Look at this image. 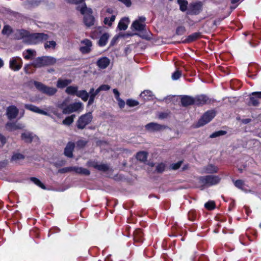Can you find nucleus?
Returning a JSON list of instances; mask_svg holds the SVG:
<instances>
[{
  "label": "nucleus",
  "mask_w": 261,
  "mask_h": 261,
  "mask_svg": "<svg viewBox=\"0 0 261 261\" xmlns=\"http://www.w3.org/2000/svg\"><path fill=\"white\" fill-rule=\"evenodd\" d=\"M67 100H64L58 107L62 110L63 113L69 114L73 112L81 111L83 109V104L81 102H74L67 106Z\"/></svg>",
  "instance_id": "obj_1"
},
{
  "label": "nucleus",
  "mask_w": 261,
  "mask_h": 261,
  "mask_svg": "<svg viewBox=\"0 0 261 261\" xmlns=\"http://www.w3.org/2000/svg\"><path fill=\"white\" fill-rule=\"evenodd\" d=\"M77 9L84 15V21L86 26L91 27L94 24V18L92 15L91 9L87 8L86 4L83 3L81 6H78Z\"/></svg>",
  "instance_id": "obj_2"
},
{
  "label": "nucleus",
  "mask_w": 261,
  "mask_h": 261,
  "mask_svg": "<svg viewBox=\"0 0 261 261\" xmlns=\"http://www.w3.org/2000/svg\"><path fill=\"white\" fill-rule=\"evenodd\" d=\"M220 177L217 175H206L199 178V183L201 189L204 187H210L218 184L220 181Z\"/></svg>",
  "instance_id": "obj_3"
},
{
  "label": "nucleus",
  "mask_w": 261,
  "mask_h": 261,
  "mask_svg": "<svg viewBox=\"0 0 261 261\" xmlns=\"http://www.w3.org/2000/svg\"><path fill=\"white\" fill-rule=\"evenodd\" d=\"M56 62V59L51 57H38L32 63L35 68H40L44 66L53 65Z\"/></svg>",
  "instance_id": "obj_4"
},
{
  "label": "nucleus",
  "mask_w": 261,
  "mask_h": 261,
  "mask_svg": "<svg viewBox=\"0 0 261 261\" xmlns=\"http://www.w3.org/2000/svg\"><path fill=\"white\" fill-rule=\"evenodd\" d=\"M48 36L44 33H34L29 35L24 39L29 44H37L40 42L46 41L48 39Z\"/></svg>",
  "instance_id": "obj_5"
},
{
  "label": "nucleus",
  "mask_w": 261,
  "mask_h": 261,
  "mask_svg": "<svg viewBox=\"0 0 261 261\" xmlns=\"http://www.w3.org/2000/svg\"><path fill=\"white\" fill-rule=\"evenodd\" d=\"M92 118V113L90 112L82 115L77 120V127L80 129H83L91 122Z\"/></svg>",
  "instance_id": "obj_6"
},
{
  "label": "nucleus",
  "mask_w": 261,
  "mask_h": 261,
  "mask_svg": "<svg viewBox=\"0 0 261 261\" xmlns=\"http://www.w3.org/2000/svg\"><path fill=\"white\" fill-rule=\"evenodd\" d=\"M34 84L37 89L47 95H53L57 92V89L56 88L46 86L40 82L35 81Z\"/></svg>",
  "instance_id": "obj_7"
},
{
  "label": "nucleus",
  "mask_w": 261,
  "mask_h": 261,
  "mask_svg": "<svg viewBox=\"0 0 261 261\" xmlns=\"http://www.w3.org/2000/svg\"><path fill=\"white\" fill-rule=\"evenodd\" d=\"M215 113L213 111H209L205 113L199 120L196 125L197 127L203 126L211 121L215 117Z\"/></svg>",
  "instance_id": "obj_8"
},
{
  "label": "nucleus",
  "mask_w": 261,
  "mask_h": 261,
  "mask_svg": "<svg viewBox=\"0 0 261 261\" xmlns=\"http://www.w3.org/2000/svg\"><path fill=\"white\" fill-rule=\"evenodd\" d=\"M22 61L20 58L15 57L9 61V67L13 71H18L22 67Z\"/></svg>",
  "instance_id": "obj_9"
},
{
  "label": "nucleus",
  "mask_w": 261,
  "mask_h": 261,
  "mask_svg": "<svg viewBox=\"0 0 261 261\" xmlns=\"http://www.w3.org/2000/svg\"><path fill=\"white\" fill-rule=\"evenodd\" d=\"M146 18L144 16H140L132 23V28L138 31H142L144 30L146 26L145 21Z\"/></svg>",
  "instance_id": "obj_10"
},
{
  "label": "nucleus",
  "mask_w": 261,
  "mask_h": 261,
  "mask_svg": "<svg viewBox=\"0 0 261 261\" xmlns=\"http://www.w3.org/2000/svg\"><path fill=\"white\" fill-rule=\"evenodd\" d=\"M91 41L87 39H84L81 42L80 50L82 54H88L91 50Z\"/></svg>",
  "instance_id": "obj_11"
},
{
  "label": "nucleus",
  "mask_w": 261,
  "mask_h": 261,
  "mask_svg": "<svg viewBox=\"0 0 261 261\" xmlns=\"http://www.w3.org/2000/svg\"><path fill=\"white\" fill-rule=\"evenodd\" d=\"M202 8L201 2L193 3L190 5L189 13L192 15H197L200 13Z\"/></svg>",
  "instance_id": "obj_12"
},
{
  "label": "nucleus",
  "mask_w": 261,
  "mask_h": 261,
  "mask_svg": "<svg viewBox=\"0 0 261 261\" xmlns=\"http://www.w3.org/2000/svg\"><path fill=\"white\" fill-rule=\"evenodd\" d=\"M18 113V109L15 106H11L7 109V116L9 119H14Z\"/></svg>",
  "instance_id": "obj_13"
},
{
  "label": "nucleus",
  "mask_w": 261,
  "mask_h": 261,
  "mask_svg": "<svg viewBox=\"0 0 261 261\" xmlns=\"http://www.w3.org/2000/svg\"><path fill=\"white\" fill-rule=\"evenodd\" d=\"M25 108L29 110L32 112H35V113H37L38 114H42L44 115L48 116H50V117H51L52 118H53V117L48 113H47V112H46L44 110L40 109L38 107H37L34 105H25Z\"/></svg>",
  "instance_id": "obj_14"
},
{
  "label": "nucleus",
  "mask_w": 261,
  "mask_h": 261,
  "mask_svg": "<svg viewBox=\"0 0 261 261\" xmlns=\"http://www.w3.org/2000/svg\"><path fill=\"white\" fill-rule=\"evenodd\" d=\"M110 63V60L106 57L100 58L96 62L97 66L101 69H106Z\"/></svg>",
  "instance_id": "obj_15"
},
{
  "label": "nucleus",
  "mask_w": 261,
  "mask_h": 261,
  "mask_svg": "<svg viewBox=\"0 0 261 261\" xmlns=\"http://www.w3.org/2000/svg\"><path fill=\"white\" fill-rule=\"evenodd\" d=\"M145 128L149 132H156L165 128V126L156 123L151 122L146 124Z\"/></svg>",
  "instance_id": "obj_16"
},
{
  "label": "nucleus",
  "mask_w": 261,
  "mask_h": 261,
  "mask_svg": "<svg viewBox=\"0 0 261 261\" xmlns=\"http://www.w3.org/2000/svg\"><path fill=\"white\" fill-rule=\"evenodd\" d=\"M87 165L89 166L93 167L100 171H107L109 169V166L105 164H98L95 161H89L88 162Z\"/></svg>",
  "instance_id": "obj_17"
},
{
  "label": "nucleus",
  "mask_w": 261,
  "mask_h": 261,
  "mask_svg": "<svg viewBox=\"0 0 261 261\" xmlns=\"http://www.w3.org/2000/svg\"><path fill=\"white\" fill-rule=\"evenodd\" d=\"M194 105L201 106L210 102L208 98L204 95H198L194 98Z\"/></svg>",
  "instance_id": "obj_18"
},
{
  "label": "nucleus",
  "mask_w": 261,
  "mask_h": 261,
  "mask_svg": "<svg viewBox=\"0 0 261 261\" xmlns=\"http://www.w3.org/2000/svg\"><path fill=\"white\" fill-rule=\"evenodd\" d=\"M24 127V125L20 123L8 122L6 124V128L10 131H13L16 129H21Z\"/></svg>",
  "instance_id": "obj_19"
},
{
  "label": "nucleus",
  "mask_w": 261,
  "mask_h": 261,
  "mask_svg": "<svg viewBox=\"0 0 261 261\" xmlns=\"http://www.w3.org/2000/svg\"><path fill=\"white\" fill-rule=\"evenodd\" d=\"M234 185L237 188L245 192L250 191L248 189V186L246 185L245 183L242 180L239 179L234 181Z\"/></svg>",
  "instance_id": "obj_20"
},
{
  "label": "nucleus",
  "mask_w": 261,
  "mask_h": 261,
  "mask_svg": "<svg viewBox=\"0 0 261 261\" xmlns=\"http://www.w3.org/2000/svg\"><path fill=\"white\" fill-rule=\"evenodd\" d=\"M181 102L184 106L194 104V97L190 96H184L181 99Z\"/></svg>",
  "instance_id": "obj_21"
},
{
  "label": "nucleus",
  "mask_w": 261,
  "mask_h": 261,
  "mask_svg": "<svg viewBox=\"0 0 261 261\" xmlns=\"http://www.w3.org/2000/svg\"><path fill=\"white\" fill-rule=\"evenodd\" d=\"M74 147V144L69 142L65 148L64 154L66 156L71 158L72 156V151Z\"/></svg>",
  "instance_id": "obj_22"
},
{
  "label": "nucleus",
  "mask_w": 261,
  "mask_h": 261,
  "mask_svg": "<svg viewBox=\"0 0 261 261\" xmlns=\"http://www.w3.org/2000/svg\"><path fill=\"white\" fill-rule=\"evenodd\" d=\"M218 171V168L212 164H209L203 168V172L205 173H214Z\"/></svg>",
  "instance_id": "obj_23"
},
{
  "label": "nucleus",
  "mask_w": 261,
  "mask_h": 261,
  "mask_svg": "<svg viewBox=\"0 0 261 261\" xmlns=\"http://www.w3.org/2000/svg\"><path fill=\"white\" fill-rule=\"evenodd\" d=\"M128 23V18H123L120 20L118 25V28L120 30H125L127 28Z\"/></svg>",
  "instance_id": "obj_24"
},
{
  "label": "nucleus",
  "mask_w": 261,
  "mask_h": 261,
  "mask_svg": "<svg viewBox=\"0 0 261 261\" xmlns=\"http://www.w3.org/2000/svg\"><path fill=\"white\" fill-rule=\"evenodd\" d=\"M32 133L29 132H25L21 134V139L25 142H31L34 138Z\"/></svg>",
  "instance_id": "obj_25"
},
{
  "label": "nucleus",
  "mask_w": 261,
  "mask_h": 261,
  "mask_svg": "<svg viewBox=\"0 0 261 261\" xmlns=\"http://www.w3.org/2000/svg\"><path fill=\"white\" fill-rule=\"evenodd\" d=\"M109 38V35L108 33H105L101 36L98 41V45L100 46H104L107 43Z\"/></svg>",
  "instance_id": "obj_26"
},
{
  "label": "nucleus",
  "mask_w": 261,
  "mask_h": 261,
  "mask_svg": "<svg viewBox=\"0 0 261 261\" xmlns=\"http://www.w3.org/2000/svg\"><path fill=\"white\" fill-rule=\"evenodd\" d=\"M23 57L26 60L31 59L36 56V51L32 49H27L23 53Z\"/></svg>",
  "instance_id": "obj_27"
},
{
  "label": "nucleus",
  "mask_w": 261,
  "mask_h": 261,
  "mask_svg": "<svg viewBox=\"0 0 261 261\" xmlns=\"http://www.w3.org/2000/svg\"><path fill=\"white\" fill-rule=\"evenodd\" d=\"M134 241L138 242H142L143 241V234L141 229H137L134 233Z\"/></svg>",
  "instance_id": "obj_28"
},
{
  "label": "nucleus",
  "mask_w": 261,
  "mask_h": 261,
  "mask_svg": "<svg viewBox=\"0 0 261 261\" xmlns=\"http://www.w3.org/2000/svg\"><path fill=\"white\" fill-rule=\"evenodd\" d=\"M71 83V81L70 80L59 79L57 82V86L59 88H63L70 84Z\"/></svg>",
  "instance_id": "obj_29"
},
{
  "label": "nucleus",
  "mask_w": 261,
  "mask_h": 261,
  "mask_svg": "<svg viewBox=\"0 0 261 261\" xmlns=\"http://www.w3.org/2000/svg\"><path fill=\"white\" fill-rule=\"evenodd\" d=\"M153 96L152 93L149 90H144L140 94V97L145 101L148 100L152 98Z\"/></svg>",
  "instance_id": "obj_30"
},
{
  "label": "nucleus",
  "mask_w": 261,
  "mask_h": 261,
  "mask_svg": "<svg viewBox=\"0 0 261 261\" xmlns=\"http://www.w3.org/2000/svg\"><path fill=\"white\" fill-rule=\"evenodd\" d=\"M76 96L80 97L83 101H86L89 98V93L84 90L78 91Z\"/></svg>",
  "instance_id": "obj_31"
},
{
  "label": "nucleus",
  "mask_w": 261,
  "mask_h": 261,
  "mask_svg": "<svg viewBox=\"0 0 261 261\" xmlns=\"http://www.w3.org/2000/svg\"><path fill=\"white\" fill-rule=\"evenodd\" d=\"M74 171L79 174L88 175L90 174V171L85 168L79 167H74Z\"/></svg>",
  "instance_id": "obj_32"
},
{
  "label": "nucleus",
  "mask_w": 261,
  "mask_h": 261,
  "mask_svg": "<svg viewBox=\"0 0 261 261\" xmlns=\"http://www.w3.org/2000/svg\"><path fill=\"white\" fill-rule=\"evenodd\" d=\"M78 92V87L77 86H68L66 89V92L70 95H75Z\"/></svg>",
  "instance_id": "obj_33"
},
{
  "label": "nucleus",
  "mask_w": 261,
  "mask_h": 261,
  "mask_svg": "<svg viewBox=\"0 0 261 261\" xmlns=\"http://www.w3.org/2000/svg\"><path fill=\"white\" fill-rule=\"evenodd\" d=\"M24 158V156L23 154L19 153H16L12 155L11 160L14 162L19 163L20 161L23 160Z\"/></svg>",
  "instance_id": "obj_34"
},
{
  "label": "nucleus",
  "mask_w": 261,
  "mask_h": 261,
  "mask_svg": "<svg viewBox=\"0 0 261 261\" xmlns=\"http://www.w3.org/2000/svg\"><path fill=\"white\" fill-rule=\"evenodd\" d=\"M200 36L199 33H194L189 35L186 40V42L189 43L198 39Z\"/></svg>",
  "instance_id": "obj_35"
},
{
  "label": "nucleus",
  "mask_w": 261,
  "mask_h": 261,
  "mask_svg": "<svg viewBox=\"0 0 261 261\" xmlns=\"http://www.w3.org/2000/svg\"><path fill=\"white\" fill-rule=\"evenodd\" d=\"M147 157V153L145 151H140L136 155L137 160L144 162L146 160Z\"/></svg>",
  "instance_id": "obj_36"
},
{
  "label": "nucleus",
  "mask_w": 261,
  "mask_h": 261,
  "mask_svg": "<svg viewBox=\"0 0 261 261\" xmlns=\"http://www.w3.org/2000/svg\"><path fill=\"white\" fill-rule=\"evenodd\" d=\"M177 3L179 5L180 10L181 11H185L187 9L188 2L186 0H177Z\"/></svg>",
  "instance_id": "obj_37"
},
{
  "label": "nucleus",
  "mask_w": 261,
  "mask_h": 261,
  "mask_svg": "<svg viewBox=\"0 0 261 261\" xmlns=\"http://www.w3.org/2000/svg\"><path fill=\"white\" fill-rule=\"evenodd\" d=\"M74 115H72L70 116L67 117L63 121V124L66 125H69L73 122Z\"/></svg>",
  "instance_id": "obj_38"
},
{
  "label": "nucleus",
  "mask_w": 261,
  "mask_h": 261,
  "mask_svg": "<svg viewBox=\"0 0 261 261\" xmlns=\"http://www.w3.org/2000/svg\"><path fill=\"white\" fill-rule=\"evenodd\" d=\"M115 15H112L110 17H106L103 20V22L105 24L111 26L113 22L115 20Z\"/></svg>",
  "instance_id": "obj_39"
},
{
  "label": "nucleus",
  "mask_w": 261,
  "mask_h": 261,
  "mask_svg": "<svg viewBox=\"0 0 261 261\" xmlns=\"http://www.w3.org/2000/svg\"><path fill=\"white\" fill-rule=\"evenodd\" d=\"M31 180L35 185L40 187L42 189H45V186L41 182V181L36 177H31Z\"/></svg>",
  "instance_id": "obj_40"
},
{
  "label": "nucleus",
  "mask_w": 261,
  "mask_h": 261,
  "mask_svg": "<svg viewBox=\"0 0 261 261\" xmlns=\"http://www.w3.org/2000/svg\"><path fill=\"white\" fill-rule=\"evenodd\" d=\"M226 132L224 130H219L216 132L213 133L210 135V138H216L217 137L223 136L225 134H226Z\"/></svg>",
  "instance_id": "obj_41"
},
{
  "label": "nucleus",
  "mask_w": 261,
  "mask_h": 261,
  "mask_svg": "<svg viewBox=\"0 0 261 261\" xmlns=\"http://www.w3.org/2000/svg\"><path fill=\"white\" fill-rule=\"evenodd\" d=\"M204 206L206 209L212 210L215 208V203L213 201H209L205 203Z\"/></svg>",
  "instance_id": "obj_42"
},
{
  "label": "nucleus",
  "mask_w": 261,
  "mask_h": 261,
  "mask_svg": "<svg viewBox=\"0 0 261 261\" xmlns=\"http://www.w3.org/2000/svg\"><path fill=\"white\" fill-rule=\"evenodd\" d=\"M56 46V43L54 41H50L46 42L44 44V47L46 48H55Z\"/></svg>",
  "instance_id": "obj_43"
},
{
  "label": "nucleus",
  "mask_w": 261,
  "mask_h": 261,
  "mask_svg": "<svg viewBox=\"0 0 261 261\" xmlns=\"http://www.w3.org/2000/svg\"><path fill=\"white\" fill-rule=\"evenodd\" d=\"M126 104L128 106L132 107H135V106L138 105L139 102L138 101L134 100V99H129L127 100Z\"/></svg>",
  "instance_id": "obj_44"
},
{
  "label": "nucleus",
  "mask_w": 261,
  "mask_h": 261,
  "mask_svg": "<svg viewBox=\"0 0 261 261\" xmlns=\"http://www.w3.org/2000/svg\"><path fill=\"white\" fill-rule=\"evenodd\" d=\"M165 165L164 163H160L156 166V171L159 173H161L164 171Z\"/></svg>",
  "instance_id": "obj_45"
},
{
  "label": "nucleus",
  "mask_w": 261,
  "mask_h": 261,
  "mask_svg": "<svg viewBox=\"0 0 261 261\" xmlns=\"http://www.w3.org/2000/svg\"><path fill=\"white\" fill-rule=\"evenodd\" d=\"M255 97L251 96L250 98V103L253 106H257L259 102L258 100V97L257 95Z\"/></svg>",
  "instance_id": "obj_46"
},
{
  "label": "nucleus",
  "mask_w": 261,
  "mask_h": 261,
  "mask_svg": "<svg viewBox=\"0 0 261 261\" xmlns=\"http://www.w3.org/2000/svg\"><path fill=\"white\" fill-rule=\"evenodd\" d=\"M11 27L9 25H5L2 30V33L3 34L9 35L11 33Z\"/></svg>",
  "instance_id": "obj_47"
},
{
  "label": "nucleus",
  "mask_w": 261,
  "mask_h": 261,
  "mask_svg": "<svg viewBox=\"0 0 261 261\" xmlns=\"http://www.w3.org/2000/svg\"><path fill=\"white\" fill-rule=\"evenodd\" d=\"M181 72L177 70L175 72H174L172 75V79L173 80H178L181 76Z\"/></svg>",
  "instance_id": "obj_48"
},
{
  "label": "nucleus",
  "mask_w": 261,
  "mask_h": 261,
  "mask_svg": "<svg viewBox=\"0 0 261 261\" xmlns=\"http://www.w3.org/2000/svg\"><path fill=\"white\" fill-rule=\"evenodd\" d=\"M181 163H182V162L179 161L175 164H173L171 165V168L174 170L177 169L180 167Z\"/></svg>",
  "instance_id": "obj_49"
},
{
  "label": "nucleus",
  "mask_w": 261,
  "mask_h": 261,
  "mask_svg": "<svg viewBox=\"0 0 261 261\" xmlns=\"http://www.w3.org/2000/svg\"><path fill=\"white\" fill-rule=\"evenodd\" d=\"M185 31L184 27H179L176 29V33L178 35H182Z\"/></svg>",
  "instance_id": "obj_50"
},
{
  "label": "nucleus",
  "mask_w": 261,
  "mask_h": 261,
  "mask_svg": "<svg viewBox=\"0 0 261 261\" xmlns=\"http://www.w3.org/2000/svg\"><path fill=\"white\" fill-rule=\"evenodd\" d=\"M119 1L123 3L126 6L129 7L131 4V1L130 0H118Z\"/></svg>",
  "instance_id": "obj_51"
},
{
  "label": "nucleus",
  "mask_w": 261,
  "mask_h": 261,
  "mask_svg": "<svg viewBox=\"0 0 261 261\" xmlns=\"http://www.w3.org/2000/svg\"><path fill=\"white\" fill-rule=\"evenodd\" d=\"M110 87L108 85H102L100 86L101 91H107L109 90Z\"/></svg>",
  "instance_id": "obj_52"
},
{
  "label": "nucleus",
  "mask_w": 261,
  "mask_h": 261,
  "mask_svg": "<svg viewBox=\"0 0 261 261\" xmlns=\"http://www.w3.org/2000/svg\"><path fill=\"white\" fill-rule=\"evenodd\" d=\"M117 100H118V105H119V106L120 107V108H123L125 106L124 101L122 99H121V98H119Z\"/></svg>",
  "instance_id": "obj_53"
},
{
  "label": "nucleus",
  "mask_w": 261,
  "mask_h": 261,
  "mask_svg": "<svg viewBox=\"0 0 261 261\" xmlns=\"http://www.w3.org/2000/svg\"><path fill=\"white\" fill-rule=\"evenodd\" d=\"M0 141L1 142V144H0V146H3L4 144L6 143V138L4 136L0 134Z\"/></svg>",
  "instance_id": "obj_54"
},
{
  "label": "nucleus",
  "mask_w": 261,
  "mask_h": 261,
  "mask_svg": "<svg viewBox=\"0 0 261 261\" xmlns=\"http://www.w3.org/2000/svg\"><path fill=\"white\" fill-rule=\"evenodd\" d=\"M89 93H90V95H89V97L90 98H92L94 99L95 97V96L96 95H95V93L94 92V89L93 88H91L90 89Z\"/></svg>",
  "instance_id": "obj_55"
},
{
  "label": "nucleus",
  "mask_w": 261,
  "mask_h": 261,
  "mask_svg": "<svg viewBox=\"0 0 261 261\" xmlns=\"http://www.w3.org/2000/svg\"><path fill=\"white\" fill-rule=\"evenodd\" d=\"M69 3L73 4H78L84 2L85 0H66Z\"/></svg>",
  "instance_id": "obj_56"
},
{
  "label": "nucleus",
  "mask_w": 261,
  "mask_h": 261,
  "mask_svg": "<svg viewBox=\"0 0 261 261\" xmlns=\"http://www.w3.org/2000/svg\"><path fill=\"white\" fill-rule=\"evenodd\" d=\"M113 91V93L115 95V96L116 99L120 98V97H119L120 94H119V92H118V91L116 89H114Z\"/></svg>",
  "instance_id": "obj_57"
},
{
  "label": "nucleus",
  "mask_w": 261,
  "mask_h": 261,
  "mask_svg": "<svg viewBox=\"0 0 261 261\" xmlns=\"http://www.w3.org/2000/svg\"><path fill=\"white\" fill-rule=\"evenodd\" d=\"M252 95H257V97L261 98V92H254L252 93Z\"/></svg>",
  "instance_id": "obj_58"
},
{
  "label": "nucleus",
  "mask_w": 261,
  "mask_h": 261,
  "mask_svg": "<svg viewBox=\"0 0 261 261\" xmlns=\"http://www.w3.org/2000/svg\"><path fill=\"white\" fill-rule=\"evenodd\" d=\"M136 35H139L140 37H141L142 38L146 39H149L150 37H148L147 35H139L138 34H136Z\"/></svg>",
  "instance_id": "obj_59"
},
{
  "label": "nucleus",
  "mask_w": 261,
  "mask_h": 261,
  "mask_svg": "<svg viewBox=\"0 0 261 261\" xmlns=\"http://www.w3.org/2000/svg\"><path fill=\"white\" fill-rule=\"evenodd\" d=\"M40 2V0H32V5H37Z\"/></svg>",
  "instance_id": "obj_60"
},
{
  "label": "nucleus",
  "mask_w": 261,
  "mask_h": 261,
  "mask_svg": "<svg viewBox=\"0 0 261 261\" xmlns=\"http://www.w3.org/2000/svg\"><path fill=\"white\" fill-rule=\"evenodd\" d=\"M67 172L74 171V167H66Z\"/></svg>",
  "instance_id": "obj_61"
},
{
  "label": "nucleus",
  "mask_w": 261,
  "mask_h": 261,
  "mask_svg": "<svg viewBox=\"0 0 261 261\" xmlns=\"http://www.w3.org/2000/svg\"><path fill=\"white\" fill-rule=\"evenodd\" d=\"M242 122H243V123H244L245 124H247L250 122V119H245L242 120Z\"/></svg>",
  "instance_id": "obj_62"
},
{
  "label": "nucleus",
  "mask_w": 261,
  "mask_h": 261,
  "mask_svg": "<svg viewBox=\"0 0 261 261\" xmlns=\"http://www.w3.org/2000/svg\"><path fill=\"white\" fill-rule=\"evenodd\" d=\"M94 99L92 98H90L89 97V101H88V105H90L91 104H92L94 102Z\"/></svg>",
  "instance_id": "obj_63"
},
{
  "label": "nucleus",
  "mask_w": 261,
  "mask_h": 261,
  "mask_svg": "<svg viewBox=\"0 0 261 261\" xmlns=\"http://www.w3.org/2000/svg\"><path fill=\"white\" fill-rule=\"evenodd\" d=\"M101 90L100 89V87L97 88L95 91L94 90V92L95 93V95H97Z\"/></svg>",
  "instance_id": "obj_64"
}]
</instances>
